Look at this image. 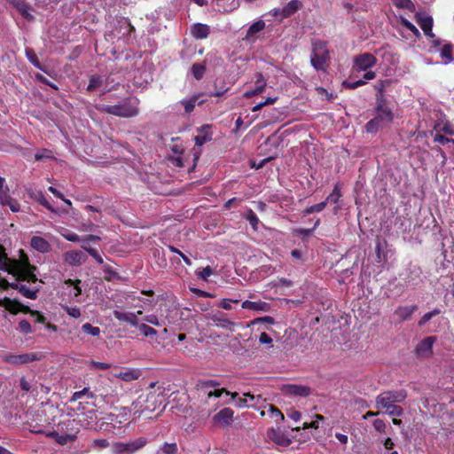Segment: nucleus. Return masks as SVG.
I'll return each mask as SVG.
<instances>
[{
	"label": "nucleus",
	"mask_w": 454,
	"mask_h": 454,
	"mask_svg": "<svg viewBox=\"0 0 454 454\" xmlns=\"http://www.w3.org/2000/svg\"><path fill=\"white\" fill-rule=\"evenodd\" d=\"M301 7L299 0H291L281 9V18H287L295 13Z\"/></svg>",
	"instance_id": "obj_29"
},
{
	"label": "nucleus",
	"mask_w": 454,
	"mask_h": 454,
	"mask_svg": "<svg viewBox=\"0 0 454 454\" xmlns=\"http://www.w3.org/2000/svg\"><path fill=\"white\" fill-rule=\"evenodd\" d=\"M265 27V22L262 20H258L254 21L247 29L246 39L251 40L254 37V35L263 30Z\"/></svg>",
	"instance_id": "obj_30"
},
{
	"label": "nucleus",
	"mask_w": 454,
	"mask_h": 454,
	"mask_svg": "<svg viewBox=\"0 0 454 454\" xmlns=\"http://www.w3.org/2000/svg\"><path fill=\"white\" fill-rule=\"evenodd\" d=\"M209 129V125H204L198 129L200 134L194 137L196 145H198L199 147L202 146L205 143L212 139V133L210 132Z\"/></svg>",
	"instance_id": "obj_22"
},
{
	"label": "nucleus",
	"mask_w": 454,
	"mask_h": 454,
	"mask_svg": "<svg viewBox=\"0 0 454 454\" xmlns=\"http://www.w3.org/2000/svg\"><path fill=\"white\" fill-rule=\"evenodd\" d=\"M35 199L37 200V201L43 207H45L48 210L51 211V212H54V208L51 207V205L50 204V202L48 201V200L45 198V196L41 192H38L35 196Z\"/></svg>",
	"instance_id": "obj_52"
},
{
	"label": "nucleus",
	"mask_w": 454,
	"mask_h": 454,
	"mask_svg": "<svg viewBox=\"0 0 454 454\" xmlns=\"http://www.w3.org/2000/svg\"><path fill=\"white\" fill-rule=\"evenodd\" d=\"M436 341V337L429 336L424 338L419 342L416 347V353L419 356H428L432 354L434 343Z\"/></svg>",
	"instance_id": "obj_17"
},
{
	"label": "nucleus",
	"mask_w": 454,
	"mask_h": 454,
	"mask_svg": "<svg viewBox=\"0 0 454 454\" xmlns=\"http://www.w3.org/2000/svg\"><path fill=\"white\" fill-rule=\"evenodd\" d=\"M393 4L397 8L407 9L411 12L415 10V6L411 0H393Z\"/></svg>",
	"instance_id": "obj_46"
},
{
	"label": "nucleus",
	"mask_w": 454,
	"mask_h": 454,
	"mask_svg": "<svg viewBox=\"0 0 454 454\" xmlns=\"http://www.w3.org/2000/svg\"><path fill=\"white\" fill-rule=\"evenodd\" d=\"M264 408H267V413L268 416L277 424L280 425L285 420V416L281 412L280 410H278L277 407H275L272 404L265 403Z\"/></svg>",
	"instance_id": "obj_25"
},
{
	"label": "nucleus",
	"mask_w": 454,
	"mask_h": 454,
	"mask_svg": "<svg viewBox=\"0 0 454 454\" xmlns=\"http://www.w3.org/2000/svg\"><path fill=\"white\" fill-rule=\"evenodd\" d=\"M234 411L231 408H223L212 418V422L216 426L227 427L231 424Z\"/></svg>",
	"instance_id": "obj_15"
},
{
	"label": "nucleus",
	"mask_w": 454,
	"mask_h": 454,
	"mask_svg": "<svg viewBox=\"0 0 454 454\" xmlns=\"http://www.w3.org/2000/svg\"><path fill=\"white\" fill-rule=\"evenodd\" d=\"M84 395H88L90 397H92V394L90 392L88 387H84L80 391H76L73 394L71 401H77L81 399Z\"/></svg>",
	"instance_id": "obj_59"
},
{
	"label": "nucleus",
	"mask_w": 454,
	"mask_h": 454,
	"mask_svg": "<svg viewBox=\"0 0 454 454\" xmlns=\"http://www.w3.org/2000/svg\"><path fill=\"white\" fill-rule=\"evenodd\" d=\"M168 249L172 252V253H175L176 254L179 255V257H181L183 259V261L184 262V263L188 266H191L192 265V261L190 258H188L184 253H182L179 249H177L176 247H175L174 246H169L168 247Z\"/></svg>",
	"instance_id": "obj_57"
},
{
	"label": "nucleus",
	"mask_w": 454,
	"mask_h": 454,
	"mask_svg": "<svg viewBox=\"0 0 454 454\" xmlns=\"http://www.w3.org/2000/svg\"><path fill=\"white\" fill-rule=\"evenodd\" d=\"M82 249H84L90 256H92L97 262L99 264H103L104 260L101 254H98V252L92 247H86L84 245L82 246Z\"/></svg>",
	"instance_id": "obj_48"
},
{
	"label": "nucleus",
	"mask_w": 454,
	"mask_h": 454,
	"mask_svg": "<svg viewBox=\"0 0 454 454\" xmlns=\"http://www.w3.org/2000/svg\"><path fill=\"white\" fill-rule=\"evenodd\" d=\"M177 445L176 442H164L157 450L156 454H176Z\"/></svg>",
	"instance_id": "obj_37"
},
{
	"label": "nucleus",
	"mask_w": 454,
	"mask_h": 454,
	"mask_svg": "<svg viewBox=\"0 0 454 454\" xmlns=\"http://www.w3.org/2000/svg\"><path fill=\"white\" fill-rule=\"evenodd\" d=\"M36 268L29 263L28 258L22 254L20 260H13L7 257L6 254L0 251V270L12 276H25L32 280H36L35 270Z\"/></svg>",
	"instance_id": "obj_1"
},
{
	"label": "nucleus",
	"mask_w": 454,
	"mask_h": 454,
	"mask_svg": "<svg viewBox=\"0 0 454 454\" xmlns=\"http://www.w3.org/2000/svg\"><path fill=\"white\" fill-rule=\"evenodd\" d=\"M440 314V310L435 309L430 312L426 313L419 320V325L422 326L426 325L433 317Z\"/></svg>",
	"instance_id": "obj_54"
},
{
	"label": "nucleus",
	"mask_w": 454,
	"mask_h": 454,
	"mask_svg": "<svg viewBox=\"0 0 454 454\" xmlns=\"http://www.w3.org/2000/svg\"><path fill=\"white\" fill-rule=\"evenodd\" d=\"M223 394H225L226 395H230L231 397V399H235L238 395V393L236 392H230L228 390H226L225 388H214V392H211V394L209 393L208 394V399H211L212 397H215V398H219L223 395Z\"/></svg>",
	"instance_id": "obj_40"
},
{
	"label": "nucleus",
	"mask_w": 454,
	"mask_h": 454,
	"mask_svg": "<svg viewBox=\"0 0 454 454\" xmlns=\"http://www.w3.org/2000/svg\"><path fill=\"white\" fill-rule=\"evenodd\" d=\"M140 309L137 312H129L124 311L121 309H114L113 314L114 317L120 322H125L130 325L133 327L137 328L139 324L138 316L143 313V307L140 306Z\"/></svg>",
	"instance_id": "obj_11"
},
{
	"label": "nucleus",
	"mask_w": 454,
	"mask_h": 454,
	"mask_svg": "<svg viewBox=\"0 0 454 454\" xmlns=\"http://www.w3.org/2000/svg\"><path fill=\"white\" fill-rule=\"evenodd\" d=\"M63 260L67 264L70 266L78 267L86 262L87 256L82 251L71 250L64 253Z\"/></svg>",
	"instance_id": "obj_14"
},
{
	"label": "nucleus",
	"mask_w": 454,
	"mask_h": 454,
	"mask_svg": "<svg viewBox=\"0 0 454 454\" xmlns=\"http://www.w3.org/2000/svg\"><path fill=\"white\" fill-rule=\"evenodd\" d=\"M244 396L248 399V403H256V406H261L262 403H265V400L261 395H254L250 393H245Z\"/></svg>",
	"instance_id": "obj_53"
},
{
	"label": "nucleus",
	"mask_w": 454,
	"mask_h": 454,
	"mask_svg": "<svg viewBox=\"0 0 454 454\" xmlns=\"http://www.w3.org/2000/svg\"><path fill=\"white\" fill-rule=\"evenodd\" d=\"M415 20L420 28L423 30L426 36L430 38V41L435 39V36L433 33V18L428 13L421 12H417L415 15Z\"/></svg>",
	"instance_id": "obj_12"
},
{
	"label": "nucleus",
	"mask_w": 454,
	"mask_h": 454,
	"mask_svg": "<svg viewBox=\"0 0 454 454\" xmlns=\"http://www.w3.org/2000/svg\"><path fill=\"white\" fill-rule=\"evenodd\" d=\"M210 32L209 26L202 23H196L191 27V34L196 39H205Z\"/></svg>",
	"instance_id": "obj_24"
},
{
	"label": "nucleus",
	"mask_w": 454,
	"mask_h": 454,
	"mask_svg": "<svg viewBox=\"0 0 454 454\" xmlns=\"http://www.w3.org/2000/svg\"><path fill=\"white\" fill-rule=\"evenodd\" d=\"M372 425H373L374 429L376 431H378L379 433H381V434L386 433L387 425L382 419H375L373 421Z\"/></svg>",
	"instance_id": "obj_58"
},
{
	"label": "nucleus",
	"mask_w": 454,
	"mask_h": 454,
	"mask_svg": "<svg viewBox=\"0 0 454 454\" xmlns=\"http://www.w3.org/2000/svg\"><path fill=\"white\" fill-rule=\"evenodd\" d=\"M12 281L10 282L8 279L4 278L3 282L4 285L9 286L19 291L24 297L31 300H35L37 297V293L39 292V287H29L23 281L35 283L36 280L29 279L25 276H12L10 278Z\"/></svg>",
	"instance_id": "obj_4"
},
{
	"label": "nucleus",
	"mask_w": 454,
	"mask_h": 454,
	"mask_svg": "<svg viewBox=\"0 0 454 454\" xmlns=\"http://www.w3.org/2000/svg\"><path fill=\"white\" fill-rule=\"evenodd\" d=\"M141 376V372L138 369L128 368L114 374V377L121 379L123 381L130 382L137 380Z\"/></svg>",
	"instance_id": "obj_23"
},
{
	"label": "nucleus",
	"mask_w": 454,
	"mask_h": 454,
	"mask_svg": "<svg viewBox=\"0 0 454 454\" xmlns=\"http://www.w3.org/2000/svg\"><path fill=\"white\" fill-rule=\"evenodd\" d=\"M376 77V73L373 71H368L364 73V78L354 82H345L344 84L349 89H356L365 84L368 81L372 80Z\"/></svg>",
	"instance_id": "obj_28"
},
{
	"label": "nucleus",
	"mask_w": 454,
	"mask_h": 454,
	"mask_svg": "<svg viewBox=\"0 0 454 454\" xmlns=\"http://www.w3.org/2000/svg\"><path fill=\"white\" fill-rule=\"evenodd\" d=\"M407 397L405 390H390L380 394L375 399V407L387 409L395 403H402Z\"/></svg>",
	"instance_id": "obj_6"
},
{
	"label": "nucleus",
	"mask_w": 454,
	"mask_h": 454,
	"mask_svg": "<svg viewBox=\"0 0 454 454\" xmlns=\"http://www.w3.org/2000/svg\"><path fill=\"white\" fill-rule=\"evenodd\" d=\"M401 24L408 30L412 32V34L419 37L420 35V32L416 27L415 25H413L411 21H409L407 19L401 17Z\"/></svg>",
	"instance_id": "obj_47"
},
{
	"label": "nucleus",
	"mask_w": 454,
	"mask_h": 454,
	"mask_svg": "<svg viewBox=\"0 0 454 454\" xmlns=\"http://www.w3.org/2000/svg\"><path fill=\"white\" fill-rule=\"evenodd\" d=\"M392 120V111L389 108L380 105L377 107V115L366 123L365 129L368 133H375L380 128L390 123Z\"/></svg>",
	"instance_id": "obj_5"
},
{
	"label": "nucleus",
	"mask_w": 454,
	"mask_h": 454,
	"mask_svg": "<svg viewBox=\"0 0 454 454\" xmlns=\"http://www.w3.org/2000/svg\"><path fill=\"white\" fill-rule=\"evenodd\" d=\"M0 307L4 308L12 314H17L19 311L29 312L31 317L37 323H43L45 320L44 316H43L39 311L31 310L19 301H12L7 297L0 298Z\"/></svg>",
	"instance_id": "obj_7"
},
{
	"label": "nucleus",
	"mask_w": 454,
	"mask_h": 454,
	"mask_svg": "<svg viewBox=\"0 0 454 454\" xmlns=\"http://www.w3.org/2000/svg\"><path fill=\"white\" fill-rule=\"evenodd\" d=\"M5 179L0 176V204L5 206V203L12 198L9 194V189L4 185Z\"/></svg>",
	"instance_id": "obj_36"
},
{
	"label": "nucleus",
	"mask_w": 454,
	"mask_h": 454,
	"mask_svg": "<svg viewBox=\"0 0 454 454\" xmlns=\"http://www.w3.org/2000/svg\"><path fill=\"white\" fill-rule=\"evenodd\" d=\"M417 309L416 305L399 307L395 310V316L401 321H404L409 319Z\"/></svg>",
	"instance_id": "obj_26"
},
{
	"label": "nucleus",
	"mask_w": 454,
	"mask_h": 454,
	"mask_svg": "<svg viewBox=\"0 0 454 454\" xmlns=\"http://www.w3.org/2000/svg\"><path fill=\"white\" fill-rule=\"evenodd\" d=\"M35 160L40 161V160H47V159L54 160L55 157L53 155V153L51 150L42 149L35 154Z\"/></svg>",
	"instance_id": "obj_44"
},
{
	"label": "nucleus",
	"mask_w": 454,
	"mask_h": 454,
	"mask_svg": "<svg viewBox=\"0 0 454 454\" xmlns=\"http://www.w3.org/2000/svg\"><path fill=\"white\" fill-rule=\"evenodd\" d=\"M434 140V142L439 143L441 145H446L450 142L454 144V139L448 138L440 133L435 134Z\"/></svg>",
	"instance_id": "obj_62"
},
{
	"label": "nucleus",
	"mask_w": 454,
	"mask_h": 454,
	"mask_svg": "<svg viewBox=\"0 0 454 454\" xmlns=\"http://www.w3.org/2000/svg\"><path fill=\"white\" fill-rule=\"evenodd\" d=\"M82 330L86 334L91 335L93 337L98 336L100 334V332H101L99 327L93 326L90 323H86V324L82 325Z\"/></svg>",
	"instance_id": "obj_43"
},
{
	"label": "nucleus",
	"mask_w": 454,
	"mask_h": 454,
	"mask_svg": "<svg viewBox=\"0 0 454 454\" xmlns=\"http://www.w3.org/2000/svg\"><path fill=\"white\" fill-rule=\"evenodd\" d=\"M377 63L376 58L372 53H363L353 59V70L356 72H368L369 68Z\"/></svg>",
	"instance_id": "obj_9"
},
{
	"label": "nucleus",
	"mask_w": 454,
	"mask_h": 454,
	"mask_svg": "<svg viewBox=\"0 0 454 454\" xmlns=\"http://www.w3.org/2000/svg\"><path fill=\"white\" fill-rule=\"evenodd\" d=\"M5 206L9 207V208L12 212H19L20 209L19 202L11 198L6 203Z\"/></svg>",
	"instance_id": "obj_64"
},
{
	"label": "nucleus",
	"mask_w": 454,
	"mask_h": 454,
	"mask_svg": "<svg viewBox=\"0 0 454 454\" xmlns=\"http://www.w3.org/2000/svg\"><path fill=\"white\" fill-rule=\"evenodd\" d=\"M19 330L23 333H30L32 332V328L30 324L27 320H21L19 323Z\"/></svg>",
	"instance_id": "obj_61"
},
{
	"label": "nucleus",
	"mask_w": 454,
	"mask_h": 454,
	"mask_svg": "<svg viewBox=\"0 0 454 454\" xmlns=\"http://www.w3.org/2000/svg\"><path fill=\"white\" fill-rule=\"evenodd\" d=\"M191 72L196 80H200L206 72V67L200 63H194L191 68Z\"/></svg>",
	"instance_id": "obj_39"
},
{
	"label": "nucleus",
	"mask_w": 454,
	"mask_h": 454,
	"mask_svg": "<svg viewBox=\"0 0 454 454\" xmlns=\"http://www.w3.org/2000/svg\"><path fill=\"white\" fill-rule=\"evenodd\" d=\"M342 196L340 184H336L333 192L327 196L324 202L337 204Z\"/></svg>",
	"instance_id": "obj_35"
},
{
	"label": "nucleus",
	"mask_w": 454,
	"mask_h": 454,
	"mask_svg": "<svg viewBox=\"0 0 454 454\" xmlns=\"http://www.w3.org/2000/svg\"><path fill=\"white\" fill-rule=\"evenodd\" d=\"M211 319L215 324V325L222 328H229L230 326L234 325L231 320L225 318L220 312L214 314L211 317Z\"/></svg>",
	"instance_id": "obj_32"
},
{
	"label": "nucleus",
	"mask_w": 454,
	"mask_h": 454,
	"mask_svg": "<svg viewBox=\"0 0 454 454\" xmlns=\"http://www.w3.org/2000/svg\"><path fill=\"white\" fill-rule=\"evenodd\" d=\"M63 237L71 242H82V238L80 237L78 234L74 232H67L66 234H63Z\"/></svg>",
	"instance_id": "obj_63"
},
{
	"label": "nucleus",
	"mask_w": 454,
	"mask_h": 454,
	"mask_svg": "<svg viewBox=\"0 0 454 454\" xmlns=\"http://www.w3.org/2000/svg\"><path fill=\"white\" fill-rule=\"evenodd\" d=\"M62 309L67 312L68 316L73 318H78L82 315L80 309L76 306L70 307L67 305H63Z\"/></svg>",
	"instance_id": "obj_50"
},
{
	"label": "nucleus",
	"mask_w": 454,
	"mask_h": 454,
	"mask_svg": "<svg viewBox=\"0 0 454 454\" xmlns=\"http://www.w3.org/2000/svg\"><path fill=\"white\" fill-rule=\"evenodd\" d=\"M30 246L32 248L40 253H48L51 249L50 243L40 236H33L30 239Z\"/></svg>",
	"instance_id": "obj_20"
},
{
	"label": "nucleus",
	"mask_w": 454,
	"mask_h": 454,
	"mask_svg": "<svg viewBox=\"0 0 454 454\" xmlns=\"http://www.w3.org/2000/svg\"><path fill=\"white\" fill-rule=\"evenodd\" d=\"M137 329L141 332V333L145 336V337H148V336H154L157 334V331L147 325L146 324H140L137 327Z\"/></svg>",
	"instance_id": "obj_49"
},
{
	"label": "nucleus",
	"mask_w": 454,
	"mask_h": 454,
	"mask_svg": "<svg viewBox=\"0 0 454 454\" xmlns=\"http://www.w3.org/2000/svg\"><path fill=\"white\" fill-rule=\"evenodd\" d=\"M325 207H326V202L322 201L318 204L306 207L304 209V214L310 215V214H313L316 212H321L322 210L325 209Z\"/></svg>",
	"instance_id": "obj_51"
},
{
	"label": "nucleus",
	"mask_w": 454,
	"mask_h": 454,
	"mask_svg": "<svg viewBox=\"0 0 454 454\" xmlns=\"http://www.w3.org/2000/svg\"><path fill=\"white\" fill-rule=\"evenodd\" d=\"M100 88L103 89L104 93L110 90L107 84V78L97 74L91 75L87 90L91 91Z\"/></svg>",
	"instance_id": "obj_19"
},
{
	"label": "nucleus",
	"mask_w": 454,
	"mask_h": 454,
	"mask_svg": "<svg viewBox=\"0 0 454 454\" xmlns=\"http://www.w3.org/2000/svg\"><path fill=\"white\" fill-rule=\"evenodd\" d=\"M387 410V413L389 415V416H393V417H401L403 413V409L396 405L395 403L393 404L391 407H388Z\"/></svg>",
	"instance_id": "obj_55"
},
{
	"label": "nucleus",
	"mask_w": 454,
	"mask_h": 454,
	"mask_svg": "<svg viewBox=\"0 0 454 454\" xmlns=\"http://www.w3.org/2000/svg\"><path fill=\"white\" fill-rule=\"evenodd\" d=\"M197 387L199 390L202 391L207 395V399H208V394L214 392V387L207 386L206 387V382H204L203 380L198 382Z\"/></svg>",
	"instance_id": "obj_60"
},
{
	"label": "nucleus",
	"mask_w": 454,
	"mask_h": 454,
	"mask_svg": "<svg viewBox=\"0 0 454 454\" xmlns=\"http://www.w3.org/2000/svg\"><path fill=\"white\" fill-rule=\"evenodd\" d=\"M36 359L37 356L35 353L6 354L3 356L5 363L14 365L25 364Z\"/></svg>",
	"instance_id": "obj_13"
},
{
	"label": "nucleus",
	"mask_w": 454,
	"mask_h": 454,
	"mask_svg": "<svg viewBox=\"0 0 454 454\" xmlns=\"http://www.w3.org/2000/svg\"><path fill=\"white\" fill-rule=\"evenodd\" d=\"M138 106L139 100L135 97H129L115 105L98 104L96 108L101 113L121 118H130L138 114Z\"/></svg>",
	"instance_id": "obj_2"
},
{
	"label": "nucleus",
	"mask_w": 454,
	"mask_h": 454,
	"mask_svg": "<svg viewBox=\"0 0 454 454\" xmlns=\"http://www.w3.org/2000/svg\"><path fill=\"white\" fill-rule=\"evenodd\" d=\"M198 99H199V95H194L191 98L182 99L179 102V104H181L184 106L186 114H190L191 112L193 111Z\"/></svg>",
	"instance_id": "obj_34"
},
{
	"label": "nucleus",
	"mask_w": 454,
	"mask_h": 454,
	"mask_svg": "<svg viewBox=\"0 0 454 454\" xmlns=\"http://www.w3.org/2000/svg\"><path fill=\"white\" fill-rule=\"evenodd\" d=\"M255 84L256 89L248 90L244 92V97L246 98H250L255 95L262 93L266 87V80L264 79L263 75L260 73L256 74Z\"/></svg>",
	"instance_id": "obj_21"
},
{
	"label": "nucleus",
	"mask_w": 454,
	"mask_h": 454,
	"mask_svg": "<svg viewBox=\"0 0 454 454\" xmlns=\"http://www.w3.org/2000/svg\"><path fill=\"white\" fill-rule=\"evenodd\" d=\"M109 446V442L106 439H95L89 445V450H102Z\"/></svg>",
	"instance_id": "obj_42"
},
{
	"label": "nucleus",
	"mask_w": 454,
	"mask_h": 454,
	"mask_svg": "<svg viewBox=\"0 0 454 454\" xmlns=\"http://www.w3.org/2000/svg\"><path fill=\"white\" fill-rule=\"evenodd\" d=\"M245 218L249 222L254 231H258L260 220L252 209L247 211Z\"/></svg>",
	"instance_id": "obj_38"
},
{
	"label": "nucleus",
	"mask_w": 454,
	"mask_h": 454,
	"mask_svg": "<svg viewBox=\"0 0 454 454\" xmlns=\"http://www.w3.org/2000/svg\"><path fill=\"white\" fill-rule=\"evenodd\" d=\"M235 401V405L239 408H253L255 410H260L261 406H256V403H248L247 398L236 397L233 399Z\"/></svg>",
	"instance_id": "obj_41"
},
{
	"label": "nucleus",
	"mask_w": 454,
	"mask_h": 454,
	"mask_svg": "<svg viewBox=\"0 0 454 454\" xmlns=\"http://www.w3.org/2000/svg\"><path fill=\"white\" fill-rule=\"evenodd\" d=\"M76 438V434H59L56 442L60 445H66L69 442L75 441Z\"/></svg>",
	"instance_id": "obj_45"
},
{
	"label": "nucleus",
	"mask_w": 454,
	"mask_h": 454,
	"mask_svg": "<svg viewBox=\"0 0 454 454\" xmlns=\"http://www.w3.org/2000/svg\"><path fill=\"white\" fill-rule=\"evenodd\" d=\"M269 437L277 444L286 447L291 444V440L278 433L276 429L271 428L268 431Z\"/></svg>",
	"instance_id": "obj_27"
},
{
	"label": "nucleus",
	"mask_w": 454,
	"mask_h": 454,
	"mask_svg": "<svg viewBox=\"0 0 454 454\" xmlns=\"http://www.w3.org/2000/svg\"><path fill=\"white\" fill-rule=\"evenodd\" d=\"M375 252L377 262L380 266L384 267V265L387 262L388 254L390 253V251L387 249V246L385 240H381L380 239H377Z\"/></svg>",
	"instance_id": "obj_16"
},
{
	"label": "nucleus",
	"mask_w": 454,
	"mask_h": 454,
	"mask_svg": "<svg viewBox=\"0 0 454 454\" xmlns=\"http://www.w3.org/2000/svg\"><path fill=\"white\" fill-rule=\"evenodd\" d=\"M147 443V439L139 437L128 442H116L111 445L112 454H134Z\"/></svg>",
	"instance_id": "obj_8"
},
{
	"label": "nucleus",
	"mask_w": 454,
	"mask_h": 454,
	"mask_svg": "<svg viewBox=\"0 0 454 454\" xmlns=\"http://www.w3.org/2000/svg\"><path fill=\"white\" fill-rule=\"evenodd\" d=\"M436 133L444 132L448 135L454 134V127L446 120H439L434 126Z\"/></svg>",
	"instance_id": "obj_31"
},
{
	"label": "nucleus",
	"mask_w": 454,
	"mask_h": 454,
	"mask_svg": "<svg viewBox=\"0 0 454 454\" xmlns=\"http://www.w3.org/2000/svg\"><path fill=\"white\" fill-rule=\"evenodd\" d=\"M241 307H242V309L253 310V311H256V312H269L271 308L270 304L266 301H248V300L244 301L241 303Z\"/></svg>",
	"instance_id": "obj_18"
},
{
	"label": "nucleus",
	"mask_w": 454,
	"mask_h": 454,
	"mask_svg": "<svg viewBox=\"0 0 454 454\" xmlns=\"http://www.w3.org/2000/svg\"><path fill=\"white\" fill-rule=\"evenodd\" d=\"M330 60L327 42L314 38L311 40L310 65L316 71H325Z\"/></svg>",
	"instance_id": "obj_3"
},
{
	"label": "nucleus",
	"mask_w": 454,
	"mask_h": 454,
	"mask_svg": "<svg viewBox=\"0 0 454 454\" xmlns=\"http://www.w3.org/2000/svg\"><path fill=\"white\" fill-rule=\"evenodd\" d=\"M288 392L298 396H308L310 394V388L301 385H291L288 387Z\"/></svg>",
	"instance_id": "obj_33"
},
{
	"label": "nucleus",
	"mask_w": 454,
	"mask_h": 454,
	"mask_svg": "<svg viewBox=\"0 0 454 454\" xmlns=\"http://www.w3.org/2000/svg\"><path fill=\"white\" fill-rule=\"evenodd\" d=\"M196 274L199 278H200L203 280H207L208 277H210L213 274V270L210 266H207L203 268L200 270H197Z\"/></svg>",
	"instance_id": "obj_56"
},
{
	"label": "nucleus",
	"mask_w": 454,
	"mask_h": 454,
	"mask_svg": "<svg viewBox=\"0 0 454 454\" xmlns=\"http://www.w3.org/2000/svg\"><path fill=\"white\" fill-rule=\"evenodd\" d=\"M430 51H439L442 58V63L443 65L450 64L452 59V45L450 43H445L442 46L440 39H433L430 41Z\"/></svg>",
	"instance_id": "obj_10"
}]
</instances>
